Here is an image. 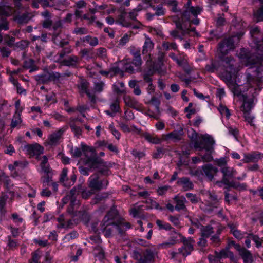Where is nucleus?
<instances>
[{"label": "nucleus", "instance_id": "obj_13", "mask_svg": "<svg viewBox=\"0 0 263 263\" xmlns=\"http://www.w3.org/2000/svg\"><path fill=\"white\" fill-rule=\"evenodd\" d=\"M206 195L210 200L208 201L209 204L205 206V204L202 202L201 204H200V207L204 211H211L213 210V208L217 207L218 205V199L215 194L208 193Z\"/></svg>", "mask_w": 263, "mask_h": 263}, {"label": "nucleus", "instance_id": "obj_63", "mask_svg": "<svg viewBox=\"0 0 263 263\" xmlns=\"http://www.w3.org/2000/svg\"><path fill=\"white\" fill-rule=\"evenodd\" d=\"M88 32V29L85 27L76 28L73 31V33L79 35L86 34Z\"/></svg>", "mask_w": 263, "mask_h": 263}, {"label": "nucleus", "instance_id": "obj_42", "mask_svg": "<svg viewBox=\"0 0 263 263\" xmlns=\"http://www.w3.org/2000/svg\"><path fill=\"white\" fill-rule=\"evenodd\" d=\"M230 227L231 228V232L232 233L234 236L239 240L242 239L243 238L245 237V235L247 234L246 233H242L237 229H235V228L233 225H230Z\"/></svg>", "mask_w": 263, "mask_h": 263}, {"label": "nucleus", "instance_id": "obj_46", "mask_svg": "<svg viewBox=\"0 0 263 263\" xmlns=\"http://www.w3.org/2000/svg\"><path fill=\"white\" fill-rule=\"evenodd\" d=\"M52 40L54 44L61 48L64 47L65 46L69 44V42L64 39L59 41L57 39V34H55V33L53 34Z\"/></svg>", "mask_w": 263, "mask_h": 263}, {"label": "nucleus", "instance_id": "obj_17", "mask_svg": "<svg viewBox=\"0 0 263 263\" xmlns=\"http://www.w3.org/2000/svg\"><path fill=\"white\" fill-rule=\"evenodd\" d=\"M120 14L116 20V23L121 25L122 27L129 28L132 26V23L126 18L127 14L125 9H120L119 10Z\"/></svg>", "mask_w": 263, "mask_h": 263}, {"label": "nucleus", "instance_id": "obj_9", "mask_svg": "<svg viewBox=\"0 0 263 263\" xmlns=\"http://www.w3.org/2000/svg\"><path fill=\"white\" fill-rule=\"evenodd\" d=\"M215 141L209 134H198V151L204 149L205 151L213 152Z\"/></svg>", "mask_w": 263, "mask_h": 263}, {"label": "nucleus", "instance_id": "obj_33", "mask_svg": "<svg viewBox=\"0 0 263 263\" xmlns=\"http://www.w3.org/2000/svg\"><path fill=\"white\" fill-rule=\"evenodd\" d=\"M80 40L82 42L88 43L91 46H96L99 44L98 38L97 37H92L90 35H87L81 38Z\"/></svg>", "mask_w": 263, "mask_h": 263}, {"label": "nucleus", "instance_id": "obj_15", "mask_svg": "<svg viewBox=\"0 0 263 263\" xmlns=\"http://www.w3.org/2000/svg\"><path fill=\"white\" fill-rule=\"evenodd\" d=\"M81 185H78L77 187H73L69 193L67 195V198H68L70 201V206L68 211L69 213H71L72 211L73 206L77 204L78 201H77V196L81 193Z\"/></svg>", "mask_w": 263, "mask_h": 263}, {"label": "nucleus", "instance_id": "obj_2", "mask_svg": "<svg viewBox=\"0 0 263 263\" xmlns=\"http://www.w3.org/2000/svg\"><path fill=\"white\" fill-rule=\"evenodd\" d=\"M185 10L182 14V20L185 21V23H181L180 21L176 23V28L182 31H189L195 32L196 27L192 25H197V7L193 6L192 0H188L184 5Z\"/></svg>", "mask_w": 263, "mask_h": 263}, {"label": "nucleus", "instance_id": "obj_22", "mask_svg": "<svg viewBox=\"0 0 263 263\" xmlns=\"http://www.w3.org/2000/svg\"><path fill=\"white\" fill-rule=\"evenodd\" d=\"M260 159V154L256 152H252L251 153L244 155L242 161L244 163H255Z\"/></svg>", "mask_w": 263, "mask_h": 263}, {"label": "nucleus", "instance_id": "obj_31", "mask_svg": "<svg viewBox=\"0 0 263 263\" xmlns=\"http://www.w3.org/2000/svg\"><path fill=\"white\" fill-rule=\"evenodd\" d=\"M187 135L189 138L191 140L192 142L194 143V148H197V133L195 129L191 127H188Z\"/></svg>", "mask_w": 263, "mask_h": 263}, {"label": "nucleus", "instance_id": "obj_59", "mask_svg": "<svg viewBox=\"0 0 263 263\" xmlns=\"http://www.w3.org/2000/svg\"><path fill=\"white\" fill-rule=\"evenodd\" d=\"M106 49L103 47H100L97 49L96 55L98 57L104 59L106 57L107 55Z\"/></svg>", "mask_w": 263, "mask_h": 263}, {"label": "nucleus", "instance_id": "obj_45", "mask_svg": "<svg viewBox=\"0 0 263 263\" xmlns=\"http://www.w3.org/2000/svg\"><path fill=\"white\" fill-rule=\"evenodd\" d=\"M151 8L155 11V15L156 16H162L165 14V9L162 5H158L155 6L152 5Z\"/></svg>", "mask_w": 263, "mask_h": 263}, {"label": "nucleus", "instance_id": "obj_44", "mask_svg": "<svg viewBox=\"0 0 263 263\" xmlns=\"http://www.w3.org/2000/svg\"><path fill=\"white\" fill-rule=\"evenodd\" d=\"M0 181H3L5 184L7 188H9L11 186L9 177L3 172H0Z\"/></svg>", "mask_w": 263, "mask_h": 263}, {"label": "nucleus", "instance_id": "obj_54", "mask_svg": "<svg viewBox=\"0 0 263 263\" xmlns=\"http://www.w3.org/2000/svg\"><path fill=\"white\" fill-rule=\"evenodd\" d=\"M16 20L19 24H25L27 23L29 20V16L28 14L24 13L21 15L18 16L16 18Z\"/></svg>", "mask_w": 263, "mask_h": 263}, {"label": "nucleus", "instance_id": "obj_12", "mask_svg": "<svg viewBox=\"0 0 263 263\" xmlns=\"http://www.w3.org/2000/svg\"><path fill=\"white\" fill-rule=\"evenodd\" d=\"M24 149L30 157L36 156L37 158L44 152V148L37 143L34 144H27L24 146Z\"/></svg>", "mask_w": 263, "mask_h": 263}, {"label": "nucleus", "instance_id": "obj_56", "mask_svg": "<svg viewBox=\"0 0 263 263\" xmlns=\"http://www.w3.org/2000/svg\"><path fill=\"white\" fill-rule=\"evenodd\" d=\"M62 48V50L59 53L60 59H62L65 55L70 54L72 51L71 46L63 47Z\"/></svg>", "mask_w": 263, "mask_h": 263}, {"label": "nucleus", "instance_id": "obj_19", "mask_svg": "<svg viewBox=\"0 0 263 263\" xmlns=\"http://www.w3.org/2000/svg\"><path fill=\"white\" fill-rule=\"evenodd\" d=\"M123 100L126 106L137 110H141V104L139 103L135 98L129 95H125L123 97Z\"/></svg>", "mask_w": 263, "mask_h": 263}, {"label": "nucleus", "instance_id": "obj_1", "mask_svg": "<svg viewBox=\"0 0 263 263\" xmlns=\"http://www.w3.org/2000/svg\"><path fill=\"white\" fill-rule=\"evenodd\" d=\"M221 66L218 67L221 72V77L227 85L234 89L235 95L241 96L237 84V77L239 69L235 67V61L231 57H227L221 61Z\"/></svg>", "mask_w": 263, "mask_h": 263}, {"label": "nucleus", "instance_id": "obj_57", "mask_svg": "<svg viewBox=\"0 0 263 263\" xmlns=\"http://www.w3.org/2000/svg\"><path fill=\"white\" fill-rule=\"evenodd\" d=\"M67 172L68 170L67 168H64L62 169L61 173L60 174V181L61 182L63 183L64 184L65 183V182H67L68 181V179L67 178Z\"/></svg>", "mask_w": 263, "mask_h": 263}, {"label": "nucleus", "instance_id": "obj_43", "mask_svg": "<svg viewBox=\"0 0 263 263\" xmlns=\"http://www.w3.org/2000/svg\"><path fill=\"white\" fill-rule=\"evenodd\" d=\"M229 247H226L225 249L221 250L220 252L215 251L214 254L217 255L219 259L228 258L229 255Z\"/></svg>", "mask_w": 263, "mask_h": 263}, {"label": "nucleus", "instance_id": "obj_6", "mask_svg": "<svg viewBox=\"0 0 263 263\" xmlns=\"http://www.w3.org/2000/svg\"><path fill=\"white\" fill-rule=\"evenodd\" d=\"M59 72H50L48 69L45 68L43 73L35 76L34 78L38 84H47L51 82H59Z\"/></svg>", "mask_w": 263, "mask_h": 263}, {"label": "nucleus", "instance_id": "obj_29", "mask_svg": "<svg viewBox=\"0 0 263 263\" xmlns=\"http://www.w3.org/2000/svg\"><path fill=\"white\" fill-rule=\"evenodd\" d=\"M118 216L117 212L115 209H111L105 216L102 221L117 223V221H115Z\"/></svg>", "mask_w": 263, "mask_h": 263}, {"label": "nucleus", "instance_id": "obj_61", "mask_svg": "<svg viewBox=\"0 0 263 263\" xmlns=\"http://www.w3.org/2000/svg\"><path fill=\"white\" fill-rule=\"evenodd\" d=\"M80 53L81 54L82 57L85 58L87 60H89L93 58L92 55L90 53L89 50L87 48H84L81 50Z\"/></svg>", "mask_w": 263, "mask_h": 263}, {"label": "nucleus", "instance_id": "obj_50", "mask_svg": "<svg viewBox=\"0 0 263 263\" xmlns=\"http://www.w3.org/2000/svg\"><path fill=\"white\" fill-rule=\"evenodd\" d=\"M108 196L107 193H102L97 194L93 199V202L95 204L98 203L99 202L102 201L103 200L107 198Z\"/></svg>", "mask_w": 263, "mask_h": 263}, {"label": "nucleus", "instance_id": "obj_48", "mask_svg": "<svg viewBox=\"0 0 263 263\" xmlns=\"http://www.w3.org/2000/svg\"><path fill=\"white\" fill-rule=\"evenodd\" d=\"M80 193H81L83 198L87 199L94 193V191L91 189L89 190L86 189H83L81 185V191Z\"/></svg>", "mask_w": 263, "mask_h": 263}, {"label": "nucleus", "instance_id": "obj_40", "mask_svg": "<svg viewBox=\"0 0 263 263\" xmlns=\"http://www.w3.org/2000/svg\"><path fill=\"white\" fill-rule=\"evenodd\" d=\"M217 109L222 116H226L227 119H229L231 114L230 110L226 106L220 104L217 107Z\"/></svg>", "mask_w": 263, "mask_h": 263}, {"label": "nucleus", "instance_id": "obj_64", "mask_svg": "<svg viewBox=\"0 0 263 263\" xmlns=\"http://www.w3.org/2000/svg\"><path fill=\"white\" fill-rule=\"evenodd\" d=\"M254 16L258 21H263V6L254 12Z\"/></svg>", "mask_w": 263, "mask_h": 263}, {"label": "nucleus", "instance_id": "obj_16", "mask_svg": "<svg viewBox=\"0 0 263 263\" xmlns=\"http://www.w3.org/2000/svg\"><path fill=\"white\" fill-rule=\"evenodd\" d=\"M200 229L201 233V237L200 238V241L198 242V246L205 247L206 245V238L213 233V228L210 226L205 227L201 226Z\"/></svg>", "mask_w": 263, "mask_h": 263}, {"label": "nucleus", "instance_id": "obj_47", "mask_svg": "<svg viewBox=\"0 0 263 263\" xmlns=\"http://www.w3.org/2000/svg\"><path fill=\"white\" fill-rule=\"evenodd\" d=\"M156 224L159 227V229L161 230H170L173 229L168 223L164 222L161 220H157Z\"/></svg>", "mask_w": 263, "mask_h": 263}, {"label": "nucleus", "instance_id": "obj_41", "mask_svg": "<svg viewBox=\"0 0 263 263\" xmlns=\"http://www.w3.org/2000/svg\"><path fill=\"white\" fill-rule=\"evenodd\" d=\"M22 122V119L21 118V115L20 114L16 112L12 119L11 123L10 124V127L11 128H14L16 127Z\"/></svg>", "mask_w": 263, "mask_h": 263}, {"label": "nucleus", "instance_id": "obj_5", "mask_svg": "<svg viewBox=\"0 0 263 263\" xmlns=\"http://www.w3.org/2000/svg\"><path fill=\"white\" fill-rule=\"evenodd\" d=\"M109 181L107 178L101 179L98 173L91 175L88 180V187L94 191H99L106 189Z\"/></svg>", "mask_w": 263, "mask_h": 263}, {"label": "nucleus", "instance_id": "obj_38", "mask_svg": "<svg viewBox=\"0 0 263 263\" xmlns=\"http://www.w3.org/2000/svg\"><path fill=\"white\" fill-rule=\"evenodd\" d=\"M204 155L201 154L200 153H198V162H210L212 160L213 157L211 154L213 152L205 151Z\"/></svg>", "mask_w": 263, "mask_h": 263}, {"label": "nucleus", "instance_id": "obj_60", "mask_svg": "<svg viewBox=\"0 0 263 263\" xmlns=\"http://www.w3.org/2000/svg\"><path fill=\"white\" fill-rule=\"evenodd\" d=\"M105 84L102 81L96 82L94 83V90L96 92H101L103 90Z\"/></svg>", "mask_w": 263, "mask_h": 263}, {"label": "nucleus", "instance_id": "obj_14", "mask_svg": "<svg viewBox=\"0 0 263 263\" xmlns=\"http://www.w3.org/2000/svg\"><path fill=\"white\" fill-rule=\"evenodd\" d=\"M117 223L102 221L100 223V230L106 237H110L112 235L114 230L117 229Z\"/></svg>", "mask_w": 263, "mask_h": 263}, {"label": "nucleus", "instance_id": "obj_20", "mask_svg": "<svg viewBox=\"0 0 263 263\" xmlns=\"http://www.w3.org/2000/svg\"><path fill=\"white\" fill-rule=\"evenodd\" d=\"M80 62V59L78 56L71 55L61 61L60 63L62 65L76 68L78 66Z\"/></svg>", "mask_w": 263, "mask_h": 263}, {"label": "nucleus", "instance_id": "obj_3", "mask_svg": "<svg viewBox=\"0 0 263 263\" xmlns=\"http://www.w3.org/2000/svg\"><path fill=\"white\" fill-rule=\"evenodd\" d=\"M85 163L90 168L97 169L99 175L107 176L111 174L109 169L112 167V163L110 162L104 161L98 156H92L87 158Z\"/></svg>", "mask_w": 263, "mask_h": 263}, {"label": "nucleus", "instance_id": "obj_4", "mask_svg": "<svg viewBox=\"0 0 263 263\" xmlns=\"http://www.w3.org/2000/svg\"><path fill=\"white\" fill-rule=\"evenodd\" d=\"M157 252L155 249H146L142 253L134 251L133 257L136 263H154Z\"/></svg>", "mask_w": 263, "mask_h": 263}, {"label": "nucleus", "instance_id": "obj_27", "mask_svg": "<svg viewBox=\"0 0 263 263\" xmlns=\"http://www.w3.org/2000/svg\"><path fill=\"white\" fill-rule=\"evenodd\" d=\"M78 118H71L69 120V125L75 136L77 137H79L82 135V130L80 127L76 125V122Z\"/></svg>", "mask_w": 263, "mask_h": 263}, {"label": "nucleus", "instance_id": "obj_7", "mask_svg": "<svg viewBox=\"0 0 263 263\" xmlns=\"http://www.w3.org/2000/svg\"><path fill=\"white\" fill-rule=\"evenodd\" d=\"M182 241L183 246L178 249V252L172 251L170 253L172 259L175 258L176 255L178 254L185 257L189 255L193 250V247L195 243V241L194 240L191 238L186 239L184 237H182Z\"/></svg>", "mask_w": 263, "mask_h": 263}, {"label": "nucleus", "instance_id": "obj_28", "mask_svg": "<svg viewBox=\"0 0 263 263\" xmlns=\"http://www.w3.org/2000/svg\"><path fill=\"white\" fill-rule=\"evenodd\" d=\"M131 227L130 223L125 222L123 219L117 220V230L120 235H123L127 229Z\"/></svg>", "mask_w": 263, "mask_h": 263}, {"label": "nucleus", "instance_id": "obj_34", "mask_svg": "<svg viewBox=\"0 0 263 263\" xmlns=\"http://www.w3.org/2000/svg\"><path fill=\"white\" fill-rule=\"evenodd\" d=\"M182 135V134L181 132L174 131L166 135V139H170L174 142H176L181 139Z\"/></svg>", "mask_w": 263, "mask_h": 263}, {"label": "nucleus", "instance_id": "obj_30", "mask_svg": "<svg viewBox=\"0 0 263 263\" xmlns=\"http://www.w3.org/2000/svg\"><path fill=\"white\" fill-rule=\"evenodd\" d=\"M173 200L176 203L175 208L176 210L179 211L185 209V206L184 205V202L185 201V198L184 197H179L176 196L173 198Z\"/></svg>", "mask_w": 263, "mask_h": 263}, {"label": "nucleus", "instance_id": "obj_21", "mask_svg": "<svg viewBox=\"0 0 263 263\" xmlns=\"http://www.w3.org/2000/svg\"><path fill=\"white\" fill-rule=\"evenodd\" d=\"M177 184L181 186L184 191H188L193 188V184L190 179L186 177L179 178L177 181Z\"/></svg>", "mask_w": 263, "mask_h": 263}, {"label": "nucleus", "instance_id": "obj_49", "mask_svg": "<svg viewBox=\"0 0 263 263\" xmlns=\"http://www.w3.org/2000/svg\"><path fill=\"white\" fill-rule=\"evenodd\" d=\"M7 239H8L7 245L10 249L14 250L18 247V244L17 243V240L12 239V237L11 236H8Z\"/></svg>", "mask_w": 263, "mask_h": 263}, {"label": "nucleus", "instance_id": "obj_35", "mask_svg": "<svg viewBox=\"0 0 263 263\" xmlns=\"http://www.w3.org/2000/svg\"><path fill=\"white\" fill-rule=\"evenodd\" d=\"M142 9V6L139 4L138 6L132 10L128 14L129 17L131 20L136 22L137 23L140 24V22L137 19L138 13Z\"/></svg>", "mask_w": 263, "mask_h": 263}, {"label": "nucleus", "instance_id": "obj_37", "mask_svg": "<svg viewBox=\"0 0 263 263\" xmlns=\"http://www.w3.org/2000/svg\"><path fill=\"white\" fill-rule=\"evenodd\" d=\"M89 85V83L86 80L81 79L78 84V88L81 92L84 93L88 90Z\"/></svg>", "mask_w": 263, "mask_h": 263}, {"label": "nucleus", "instance_id": "obj_25", "mask_svg": "<svg viewBox=\"0 0 263 263\" xmlns=\"http://www.w3.org/2000/svg\"><path fill=\"white\" fill-rule=\"evenodd\" d=\"M203 174H204L210 180L213 177L214 174H216L218 170L217 168L213 167L211 164H206L202 167Z\"/></svg>", "mask_w": 263, "mask_h": 263}, {"label": "nucleus", "instance_id": "obj_23", "mask_svg": "<svg viewBox=\"0 0 263 263\" xmlns=\"http://www.w3.org/2000/svg\"><path fill=\"white\" fill-rule=\"evenodd\" d=\"M154 47V44L151 40V39L149 37L145 36V40L142 47V54H148V55L150 57V52L153 49Z\"/></svg>", "mask_w": 263, "mask_h": 263}, {"label": "nucleus", "instance_id": "obj_26", "mask_svg": "<svg viewBox=\"0 0 263 263\" xmlns=\"http://www.w3.org/2000/svg\"><path fill=\"white\" fill-rule=\"evenodd\" d=\"M64 132V129H60L50 135L48 138L49 144L52 145L57 144Z\"/></svg>", "mask_w": 263, "mask_h": 263}, {"label": "nucleus", "instance_id": "obj_32", "mask_svg": "<svg viewBox=\"0 0 263 263\" xmlns=\"http://www.w3.org/2000/svg\"><path fill=\"white\" fill-rule=\"evenodd\" d=\"M142 136L145 140L153 144H159L161 141V139L156 136L151 135L148 133H142Z\"/></svg>", "mask_w": 263, "mask_h": 263}, {"label": "nucleus", "instance_id": "obj_36", "mask_svg": "<svg viewBox=\"0 0 263 263\" xmlns=\"http://www.w3.org/2000/svg\"><path fill=\"white\" fill-rule=\"evenodd\" d=\"M124 61V68L125 69V72L134 73L135 72L136 69L134 68V65L132 63V61H131L130 59H126L123 60Z\"/></svg>", "mask_w": 263, "mask_h": 263}, {"label": "nucleus", "instance_id": "obj_62", "mask_svg": "<svg viewBox=\"0 0 263 263\" xmlns=\"http://www.w3.org/2000/svg\"><path fill=\"white\" fill-rule=\"evenodd\" d=\"M110 108L114 113H117L120 111L119 103L118 99H116L114 102L110 105Z\"/></svg>", "mask_w": 263, "mask_h": 263}, {"label": "nucleus", "instance_id": "obj_39", "mask_svg": "<svg viewBox=\"0 0 263 263\" xmlns=\"http://www.w3.org/2000/svg\"><path fill=\"white\" fill-rule=\"evenodd\" d=\"M8 199V196L7 195H2L0 196V212L2 214L5 215L6 213L5 206Z\"/></svg>", "mask_w": 263, "mask_h": 263}, {"label": "nucleus", "instance_id": "obj_18", "mask_svg": "<svg viewBox=\"0 0 263 263\" xmlns=\"http://www.w3.org/2000/svg\"><path fill=\"white\" fill-rule=\"evenodd\" d=\"M236 250L239 252V254L242 257L243 263H252L253 258L251 252L244 247L237 246Z\"/></svg>", "mask_w": 263, "mask_h": 263}, {"label": "nucleus", "instance_id": "obj_11", "mask_svg": "<svg viewBox=\"0 0 263 263\" xmlns=\"http://www.w3.org/2000/svg\"><path fill=\"white\" fill-rule=\"evenodd\" d=\"M130 53L133 55L132 63L137 69H139L142 65V61L140 54V49L135 46L129 48Z\"/></svg>", "mask_w": 263, "mask_h": 263}, {"label": "nucleus", "instance_id": "obj_55", "mask_svg": "<svg viewBox=\"0 0 263 263\" xmlns=\"http://www.w3.org/2000/svg\"><path fill=\"white\" fill-rule=\"evenodd\" d=\"M52 173L46 174L42 177V182L44 186L49 185V183L52 181Z\"/></svg>", "mask_w": 263, "mask_h": 263}, {"label": "nucleus", "instance_id": "obj_58", "mask_svg": "<svg viewBox=\"0 0 263 263\" xmlns=\"http://www.w3.org/2000/svg\"><path fill=\"white\" fill-rule=\"evenodd\" d=\"M95 254L100 259H103L104 257V251L100 246L97 245L95 248Z\"/></svg>", "mask_w": 263, "mask_h": 263}, {"label": "nucleus", "instance_id": "obj_52", "mask_svg": "<svg viewBox=\"0 0 263 263\" xmlns=\"http://www.w3.org/2000/svg\"><path fill=\"white\" fill-rule=\"evenodd\" d=\"M41 255H40L39 251H36L32 253V258L29 260V263H40V260Z\"/></svg>", "mask_w": 263, "mask_h": 263}, {"label": "nucleus", "instance_id": "obj_10", "mask_svg": "<svg viewBox=\"0 0 263 263\" xmlns=\"http://www.w3.org/2000/svg\"><path fill=\"white\" fill-rule=\"evenodd\" d=\"M223 174L222 180L221 181H216V184L219 187L222 186V184H224L228 186L231 185V183L228 178H233L237 174V171L233 167L224 166L220 169Z\"/></svg>", "mask_w": 263, "mask_h": 263}, {"label": "nucleus", "instance_id": "obj_53", "mask_svg": "<svg viewBox=\"0 0 263 263\" xmlns=\"http://www.w3.org/2000/svg\"><path fill=\"white\" fill-rule=\"evenodd\" d=\"M110 77H112L118 74L123 73L122 71L117 66H112L109 68Z\"/></svg>", "mask_w": 263, "mask_h": 263}, {"label": "nucleus", "instance_id": "obj_24", "mask_svg": "<svg viewBox=\"0 0 263 263\" xmlns=\"http://www.w3.org/2000/svg\"><path fill=\"white\" fill-rule=\"evenodd\" d=\"M243 103L241 106V110L243 112L250 111L254 105V98L252 97L248 99L243 94Z\"/></svg>", "mask_w": 263, "mask_h": 263}, {"label": "nucleus", "instance_id": "obj_8", "mask_svg": "<svg viewBox=\"0 0 263 263\" xmlns=\"http://www.w3.org/2000/svg\"><path fill=\"white\" fill-rule=\"evenodd\" d=\"M240 37V35H236L224 39L219 44L218 51L222 55L227 54L235 48V43L239 42Z\"/></svg>", "mask_w": 263, "mask_h": 263}, {"label": "nucleus", "instance_id": "obj_51", "mask_svg": "<svg viewBox=\"0 0 263 263\" xmlns=\"http://www.w3.org/2000/svg\"><path fill=\"white\" fill-rule=\"evenodd\" d=\"M162 47L166 50L170 49L176 50L177 46L175 43H169L168 42H163L162 43Z\"/></svg>", "mask_w": 263, "mask_h": 263}]
</instances>
